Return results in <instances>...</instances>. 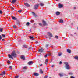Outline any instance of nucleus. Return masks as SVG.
<instances>
[{
	"mask_svg": "<svg viewBox=\"0 0 78 78\" xmlns=\"http://www.w3.org/2000/svg\"><path fill=\"white\" fill-rule=\"evenodd\" d=\"M59 8H62V7H63V5L59 4Z\"/></svg>",
	"mask_w": 78,
	"mask_h": 78,
	"instance_id": "15",
	"label": "nucleus"
},
{
	"mask_svg": "<svg viewBox=\"0 0 78 78\" xmlns=\"http://www.w3.org/2000/svg\"><path fill=\"white\" fill-rule=\"evenodd\" d=\"M71 36H72V34H70Z\"/></svg>",
	"mask_w": 78,
	"mask_h": 78,
	"instance_id": "62",
	"label": "nucleus"
},
{
	"mask_svg": "<svg viewBox=\"0 0 78 78\" xmlns=\"http://www.w3.org/2000/svg\"><path fill=\"white\" fill-rule=\"evenodd\" d=\"M13 27L14 28H17V26L16 25H14Z\"/></svg>",
	"mask_w": 78,
	"mask_h": 78,
	"instance_id": "26",
	"label": "nucleus"
},
{
	"mask_svg": "<svg viewBox=\"0 0 78 78\" xmlns=\"http://www.w3.org/2000/svg\"><path fill=\"white\" fill-rule=\"evenodd\" d=\"M47 77H48L47 76H46L44 77V78H47Z\"/></svg>",
	"mask_w": 78,
	"mask_h": 78,
	"instance_id": "50",
	"label": "nucleus"
},
{
	"mask_svg": "<svg viewBox=\"0 0 78 78\" xmlns=\"http://www.w3.org/2000/svg\"><path fill=\"white\" fill-rule=\"evenodd\" d=\"M39 4L35 5L34 7V9H37L38 8V7H39Z\"/></svg>",
	"mask_w": 78,
	"mask_h": 78,
	"instance_id": "3",
	"label": "nucleus"
},
{
	"mask_svg": "<svg viewBox=\"0 0 78 78\" xmlns=\"http://www.w3.org/2000/svg\"><path fill=\"white\" fill-rule=\"evenodd\" d=\"M26 25H27V26H29V25H30V23L29 22L27 23H26Z\"/></svg>",
	"mask_w": 78,
	"mask_h": 78,
	"instance_id": "23",
	"label": "nucleus"
},
{
	"mask_svg": "<svg viewBox=\"0 0 78 78\" xmlns=\"http://www.w3.org/2000/svg\"><path fill=\"white\" fill-rule=\"evenodd\" d=\"M28 64L29 65H32L33 64V61H30L28 62Z\"/></svg>",
	"mask_w": 78,
	"mask_h": 78,
	"instance_id": "8",
	"label": "nucleus"
},
{
	"mask_svg": "<svg viewBox=\"0 0 78 78\" xmlns=\"http://www.w3.org/2000/svg\"><path fill=\"white\" fill-rule=\"evenodd\" d=\"M29 38L30 39H32V40H34V37H33L29 36Z\"/></svg>",
	"mask_w": 78,
	"mask_h": 78,
	"instance_id": "14",
	"label": "nucleus"
},
{
	"mask_svg": "<svg viewBox=\"0 0 78 78\" xmlns=\"http://www.w3.org/2000/svg\"><path fill=\"white\" fill-rule=\"evenodd\" d=\"M27 67L25 66L23 68V70H27Z\"/></svg>",
	"mask_w": 78,
	"mask_h": 78,
	"instance_id": "19",
	"label": "nucleus"
},
{
	"mask_svg": "<svg viewBox=\"0 0 78 78\" xmlns=\"http://www.w3.org/2000/svg\"><path fill=\"white\" fill-rule=\"evenodd\" d=\"M4 39H2V41H4Z\"/></svg>",
	"mask_w": 78,
	"mask_h": 78,
	"instance_id": "61",
	"label": "nucleus"
},
{
	"mask_svg": "<svg viewBox=\"0 0 78 78\" xmlns=\"http://www.w3.org/2000/svg\"><path fill=\"white\" fill-rule=\"evenodd\" d=\"M23 47H24V48H27V46H26L25 45H24L23 46Z\"/></svg>",
	"mask_w": 78,
	"mask_h": 78,
	"instance_id": "28",
	"label": "nucleus"
},
{
	"mask_svg": "<svg viewBox=\"0 0 78 78\" xmlns=\"http://www.w3.org/2000/svg\"><path fill=\"white\" fill-rule=\"evenodd\" d=\"M48 56H50L51 55V53H48Z\"/></svg>",
	"mask_w": 78,
	"mask_h": 78,
	"instance_id": "32",
	"label": "nucleus"
},
{
	"mask_svg": "<svg viewBox=\"0 0 78 78\" xmlns=\"http://www.w3.org/2000/svg\"><path fill=\"white\" fill-rule=\"evenodd\" d=\"M5 73H6V72L5 71H4L2 73V74H3V75H5Z\"/></svg>",
	"mask_w": 78,
	"mask_h": 78,
	"instance_id": "25",
	"label": "nucleus"
},
{
	"mask_svg": "<svg viewBox=\"0 0 78 78\" xmlns=\"http://www.w3.org/2000/svg\"><path fill=\"white\" fill-rule=\"evenodd\" d=\"M35 43H36L37 44H38V42L36 41L35 42Z\"/></svg>",
	"mask_w": 78,
	"mask_h": 78,
	"instance_id": "51",
	"label": "nucleus"
},
{
	"mask_svg": "<svg viewBox=\"0 0 78 78\" xmlns=\"http://www.w3.org/2000/svg\"><path fill=\"white\" fill-rule=\"evenodd\" d=\"M60 76H62L64 75L63 73H61V74H59Z\"/></svg>",
	"mask_w": 78,
	"mask_h": 78,
	"instance_id": "21",
	"label": "nucleus"
},
{
	"mask_svg": "<svg viewBox=\"0 0 78 78\" xmlns=\"http://www.w3.org/2000/svg\"><path fill=\"white\" fill-rule=\"evenodd\" d=\"M40 73H43V71H42V69H40Z\"/></svg>",
	"mask_w": 78,
	"mask_h": 78,
	"instance_id": "22",
	"label": "nucleus"
},
{
	"mask_svg": "<svg viewBox=\"0 0 78 78\" xmlns=\"http://www.w3.org/2000/svg\"><path fill=\"white\" fill-rule=\"evenodd\" d=\"M55 38L56 39H58L59 38V37H58V36H55Z\"/></svg>",
	"mask_w": 78,
	"mask_h": 78,
	"instance_id": "30",
	"label": "nucleus"
},
{
	"mask_svg": "<svg viewBox=\"0 0 78 78\" xmlns=\"http://www.w3.org/2000/svg\"><path fill=\"white\" fill-rule=\"evenodd\" d=\"M3 74H0V75H3Z\"/></svg>",
	"mask_w": 78,
	"mask_h": 78,
	"instance_id": "54",
	"label": "nucleus"
},
{
	"mask_svg": "<svg viewBox=\"0 0 78 78\" xmlns=\"http://www.w3.org/2000/svg\"><path fill=\"white\" fill-rule=\"evenodd\" d=\"M3 29L2 28H0V32H2L3 31Z\"/></svg>",
	"mask_w": 78,
	"mask_h": 78,
	"instance_id": "24",
	"label": "nucleus"
},
{
	"mask_svg": "<svg viewBox=\"0 0 78 78\" xmlns=\"http://www.w3.org/2000/svg\"><path fill=\"white\" fill-rule=\"evenodd\" d=\"M45 58H47V54H46V55L44 56Z\"/></svg>",
	"mask_w": 78,
	"mask_h": 78,
	"instance_id": "40",
	"label": "nucleus"
},
{
	"mask_svg": "<svg viewBox=\"0 0 78 78\" xmlns=\"http://www.w3.org/2000/svg\"><path fill=\"white\" fill-rule=\"evenodd\" d=\"M70 78H75V77H74V76H71L70 77Z\"/></svg>",
	"mask_w": 78,
	"mask_h": 78,
	"instance_id": "44",
	"label": "nucleus"
},
{
	"mask_svg": "<svg viewBox=\"0 0 78 78\" xmlns=\"http://www.w3.org/2000/svg\"><path fill=\"white\" fill-rule=\"evenodd\" d=\"M17 24L18 25H19V22L17 23Z\"/></svg>",
	"mask_w": 78,
	"mask_h": 78,
	"instance_id": "52",
	"label": "nucleus"
},
{
	"mask_svg": "<svg viewBox=\"0 0 78 78\" xmlns=\"http://www.w3.org/2000/svg\"><path fill=\"white\" fill-rule=\"evenodd\" d=\"M21 58L23 60H25V56L24 55H22L21 56Z\"/></svg>",
	"mask_w": 78,
	"mask_h": 78,
	"instance_id": "12",
	"label": "nucleus"
},
{
	"mask_svg": "<svg viewBox=\"0 0 78 78\" xmlns=\"http://www.w3.org/2000/svg\"><path fill=\"white\" fill-rule=\"evenodd\" d=\"M69 75H73V73L72 72H70L69 73Z\"/></svg>",
	"mask_w": 78,
	"mask_h": 78,
	"instance_id": "27",
	"label": "nucleus"
},
{
	"mask_svg": "<svg viewBox=\"0 0 78 78\" xmlns=\"http://www.w3.org/2000/svg\"><path fill=\"white\" fill-rule=\"evenodd\" d=\"M31 31V30H30V31Z\"/></svg>",
	"mask_w": 78,
	"mask_h": 78,
	"instance_id": "59",
	"label": "nucleus"
},
{
	"mask_svg": "<svg viewBox=\"0 0 78 78\" xmlns=\"http://www.w3.org/2000/svg\"><path fill=\"white\" fill-rule=\"evenodd\" d=\"M18 77H19V76H16L15 77V78H18Z\"/></svg>",
	"mask_w": 78,
	"mask_h": 78,
	"instance_id": "48",
	"label": "nucleus"
},
{
	"mask_svg": "<svg viewBox=\"0 0 78 78\" xmlns=\"http://www.w3.org/2000/svg\"><path fill=\"white\" fill-rule=\"evenodd\" d=\"M39 25L40 26H42V23H39Z\"/></svg>",
	"mask_w": 78,
	"mask_h": 78,
	"instance_id": "33",
	"label": "nucleus"
},
{
	"mask_svg": "<svg viewBox=\"0 0 78 78\" xmlns=\"http://www.w3.org/2000/svg\"><path fill=\"white\" fill-rule=\"evenodd\" d=\"M2 36L3 37H5V35L2 34Z\"/></svg>",
	"mask_w": 78,
	"mask_h": 78,
	"instance_id": "37",
	"label": "nucleus"
},
{
	"mask_svg": "<svg viewBox=\"0 0 78 78\" xmlns=\"http://www.w3.org/2000/svg\"><path fill=\"white\" fill-rule=\"evenodd\" d=\"M42 66V64H41L40 65V66Z\"/></svg>",
	"mask_w": 78,
	"mask_h": 78,
	"instance_id": "55",
	"label": "nucleus"
},
{
	"mask_svg": "<svg viewBox=\"0 0 78 78\" xmlns=\"http://www.w3.org/2000/svg\"><path fill=\"white\" fill-rule=\"evenodd\" d=\"M2 38V36L1 35H0V40H1Z\"/></svg>",
	"mask_w": 78,
	"mask_h": 78,
	"instance_id": "35",
	"label": "nucleus"
},
{
	"mask_svg": "<svg viewBox=\"0 0 78 78\" xmlns=\"http://www.w3.org/2000/svg\"><path fill=\"white\" fill-rule=\"evenodd\" d=\"M51 47L53 48V46H51Z\"/></svg>",
	"mask_w": 78,
	"mask_h": 78,
	"instance_id": "57",
	"label": "nucleus"
},
{
	"mask_svg": "<svg viewBox=\"0 0 78 78\" xmlns=\"http://www.w3.org/2000/svg\"><path fill=\"white\" fill-rule=\"evenodd\" d=\"M32 23V22H34V21L33 20H31L30 21Z\"/></svg>",
	"mask_w": 78,
	"mask_h": 78,
	"instance_id": "43",
	"label": "nucleus"
},
{
	"mask_svg": "<svg viewBox=\"0 0 78 78\" xmlns=\"http://www.w3.org/2000/svg\"><path fill=\"white\" fill-rule=\"evenodd\" d=\"M24 5L26 6H27V7H30V5L28 3H25Z\"/></svg>",
	"mask_w": 78,
	"mask_h": 78,
	"instance_id": "7",
	"label": "nucleus"
},
{
	"mask_svg": "<svg viewBox=\"0 0 78 78\" xmlns=\"http://www.w3.org/2000/svg\"><path fill=\"white\" fill-rule=\"evenodd\" d=\"M9 64H10V63H11V62H10V61H9L7 62Z\"/></svg>",
	"mask_w": 78,
	"mask_h": 78,
	"instance_id": "45",
	"label": "nucleus"
},
{
	"mask_svg": "<svg viewBox=\"0 0 78 78\" xmlns=\"http://www.w3.org/2000/svg\"><path fill=\"white\" fill-rule=\"evenodd\" d=\"M11 9L12 10H14V8H13V7H12Z\"/></svg>",
	"mask_w": 78,
	"mask_h": 78,
	"instance_id": "42",
	"label": "nucleus"
},
{
	"mask_svg": "<svg viewBox=\"0 0 78 78\" xmlns=\"http://www.w3.org/2000/svg\"><path fill=\"white\" fill-rule=\"evenodd\" d=\"M61 55H62V53H58V56H61Z\"/></svg>",
	"mask_w": 78,
	"mask_h": 78,
	"instance_id": "29",
	"label": "nucleus"
},
{
	"mask_svg": "<svg viewBox=\"0 0 78 78\" xmlns=\"http://www.w3.org/2000/svg\"><path fill=\"white\" fill-rule=\"evenodd\" d=\"M48 35L50 37H53V35L50 32H48Z\"/></svg>",
	"mask_w": 78,
	"mask_h": 78,
	"instance_id": "6",
	"label": "nucleus"
},
{
	"mask_svg": "<svg viewBox=\"0 0 78 78\" xmlns=\"http://www.w3.org/2000/svg\"><path fill=\"white\" fill-rule=\"evenodd\" d=\"M56 1H59V0H55Z\"/></svg>",
	"mask_w": 78,
	"mask_h": 78,
	"instance_id": "60",
	"label": "nucleus"
},
{
	"mask_svg": "<svg viewBox=\"0 0 78 78\" xmlns=\"http://www.w3.org/2000/svg\"><path fill=\"white\" fill-rule=\"evenodd\" d=\"M40 5L41 6H44V4L42 3H40Z\"/></svg>",
	"mask_w": 78,
	"mask_h": 78,
	"instance_id": "20",
	"label": "nucleus"
},
{
	"mask_svg": "<svg viewBox=\"0 0 78 78\" xmlns=\"http://www.w3.org/2000/svg\"><path fill=\"white\" fill-rule=\"evenodd\" d=\"M60 64H62V62L60 61L59 63Z\"/></svg>",
	"mask_w": 78,
	"mask_h": 78,
	"instance_id": "46",
	"label": "nucleus"
},
{
	"mask_svg": "<svg viewBox=\"0 0 78 78\" xmlns=\"http://www.w3.org/2000/svg\"><path fill=\"white\" fill-rule=\"evenodd\" d=\"M59 22L60 23H63V20H60L59 21Z\"/></svg>",
	"mask_w": 78,
	"mask_h": 78,
	"instance_id": "17",
	"label": "nucleus"
},
{
	"mask_svg": "<svg viewBox=\"0 0 78 78\" xmlns=\"http://www.w3.org/2000/svg\"><path fill=\"white\" fill-rule=\"evenodd\" d=\"M9 68L10 69H12V68L11 67V66H9Z\"/></svg>",
	"mask_w": 78,
	"mask_h": 78,
	"instance_id": "34",
	"label": "nucleus"
},
{
	"mask_svg": "<svg viewBox=\"0 0 78 78\" xmlns=\"http://www.w3.org/2000/svg\"><path fill=\"white\" fill-rule=\"evenodd\" d=\"M50 38H50H50H49L50 39Z\"/></svg>",
	"mask_w": 78,
	"mask_h": 78,
	"instance_id": "63",
	"label": "nucleus"
},
{
	"mask_svg": "<svg viewBox=\"0 0 78 78\" xmlns=\"http://www.w3.org/2000/svg\"><path fill=\"white\" fill-rule=\"evenodd\" d=\"M64 64H65V67L68 70H70V65L69 64L68 62H64Z\"/></svg>",
	"mask_w": 78,
	"mask_h": 78,
	"instance_id": "2",
	"label": "nucleus"
},
{
	"mask_svg": "<svg viewBox=\"0 0 78 78\" xmlns=\"http://www.w3.org/2000/svg\"><path fill=\"white\" fill-rule=\"evenodd\" d=\"M16 1H17V0H12L11 3L13 4L15 3L16 2Z\"/></svg>",
	"mask_w": 78,
	"mask_h": 78,
	"instance_id": "11",
	"label": "nucleus"
},
{
	"mask_svg": "<svg viewBox=\"0 0 78 78\" xmlns=\"http://www.w3.org/2000/svg\"><path fill=\"white\" fill-rule=\"evenodd\" d=\"M48 45H49L48 44H46L45 46V47H46V48L48 47Z\"/></svg>",
	"mask_w": 78,
	"mask_h": 78,
	"instance_id": "31",
	"label": "nucleus"
},
{
	"mask_svg": "<svg viewBox=\"0 0 78 78\" xmlns=\"http://www.w3.org/2000/svg\"><path fill=\"white\" fill-rule=\"evenodd\" d=\"M45 64H47V62H45Z\"/></svg>",
	"mask_w": 78,
	"mask_h": 78,
	"instance_id": "47",
	"label": "nucleus"
},
{
	"mask_svg": "<svg viewBox=\"0 0 78 78\" xmlns=\"http://www.w3.org/2000/svg\"><path fill=\"white\" fill-rule=\"evenodd\" d=\"M67 51L68 53H71V50L69 49H67Z\"/></svg>",
	"mask_w": 78,
	"mask_h": 78,
	"instance_id": "18",
	"label": "nucleus"
},
{
	"mask_svg": "<svg viewBox=\"0 0 78 78\" xmlns=\"http://www.w3.org/2000/svg\"><path fill=\"white\" fill-rule=\"evenodd\" d=\"M34 76H39V74L36 73H34Z\"/></svg>",
	"mask_w": 78,
	"mask_h": 78,
	"instance_id": "10",
	"label": "nucleus"
},
{
	"mask_svg": "<svg viewBox=\"0 0 78 78\" xmlns=\"http://www.w3.org/2000/svg\"><path fill=\"white\" fill-rule=\"evenodd\" d=\"M8 56H9V58H12L13 59V57H12V56L14 57V58H16L17 57V54H16V52H15V51H14L11 53V55L9 54Z\"/></svg>",
	"mask_w": 78,
	"mask_h": 78,
	"instance_id": "1",
	"label": "nucleus"
},
{
	"mask_svg": "<svg viewBox=\"0 0 78 78\" xmlns=\"http://www.w3.org/2000/svg\"><path fill=\"white\" fill-rule=\"evenodd\" d=\"M18 12H20H20H22V10H19L18 11Z\"/></svg>",
	"mask_w": 78,
	"mask_h": 78,
	"instance_id": "36",
	"label": "nucleus"
},
{
	"mask_svg": "<svg viewBox=\"0 0 78 78\" xmlns=\"http://www.w3.org/2000/svg\"><path fill=\"white\" fill-rule=\"evenodd\" d=\"M42 23L43 26H47V24L46 23V22L44 21H43Z\"/></svg>",
	"mask_w": 78,
	"mask_h": 78,
	"instance_id": "4",
	"label": "nucleus"
},
{
	"mask_svg": "<svg viewBox=\"0 0 78 78\" xmlns=\"http://www.w3.org/2000/svg\"><path fill=\"white\" fill-rule=\"evenodd\" d=\"M11 17L12 19H13V20H17V18L14 16H11Z\"/></svg>",
	"mask_w": 78,
	"mask_h": 78,
	"instance_id": "9",
	"label": "nucleus"
},
{
	"mask_svg": "<svg viewBox=\"0 0 78 78\" xmlns=\"http://www.w3.org/2000/svg\"><path fill=\"white\" fill-rule=\"evenodd\" d=\"M74 9H76V7H74Z\"/></svg>",
	"mask_w": 78,
	"mask_h": 78,
	"instance_id": "53",
	"label": "nucleus"
},
{
	"mask_svg": "<svg viewBox=\"0 0 78 78\" xmlns=\"http://www.w3.org/2000/svg\"><path fill=\"white\" fill-rule=\"evenodd\" d=\"M44 49L42 48H41V49H39V50L38 51V52L42 53V52H44Z\"/></svg>",
	"mask_w": 78,
	"mask_h": 78,
	"instance_id": "5",
	"label": "nucleus"
},
{
	"mask_svg": "<svg viewBox=\"0 0 78 78\" xmlns=\"http://www.w3.org/2000/svg\"><path fill=\"white\" fill-rule=\"evenodd\" d=\"M54 66H55L54 65H52L51 67H54Z\"/></svg>",
	"mask_w": 78,
	"mask_h": 78,
	"instance_id": "49",
	"label": "nucleus"
},
{
	"mask_svg": "<svg viewBox=\"0 0 78 78\" xmlns=\"http://www.w3.org/2000/svg\"><path fill=\"white\" fill-rule=\"evenodd\" d=\"M74 58L75 59H76L78 61V55L76 56L75 57H74Z\"/></svg>",
	"mask_w": 78,
	"mask_h": 78,
	"instance_id": "16",
	"label": "nucleus"
},
{
	"mask_svg": "<svg viewBox=\"0 0 78 78\" xmlns=\"http://www.w3.org/2000/svg\"><path fill=\"white\" fill-rule=\"evenodd\" d=\"M32 13H33L34 16H35V13L34 12H33Z\"/></svg>",
	"mask_w": 78,
	"mask_h": 78,
	"instance_id": "41",
	"label": "nucleus"
},
{
	"mask_svg": "<svg viewBox=\"0 0 78 78\" xmlns=\"http://www.w3.org/2000/svg\"><path fill=\"white\" fill-rule=\"evenodd\" d=\"M60 13L59 12H57L56 13V14L57 16H59V15H60Z\"/></svg>",
	"mask_w": 78,
	"mask_h": 78,
	"instance_id": "13",
	"label": "nucleus"
},
{
	"mask_svg": "<svg viewBox=\"0 0 78 78\" xmlns=\"http://www.w3.org/2000/svg\"><path fill=\"white\" fill-rule=\"evenodd\" d=\"M74 34H76V33H74Z\"/></svg>",
	"mask_w": 78,
	"mask_h": 78,
	"instance_id": "58",
	"label": "nucleus"
},
{
	"mask_svg": "<svg viewBox=\"0 0 78 78\" xmlns=\"http://www.w3.org/2000/svg\"><path fill=\"white\" fill-rule=\"evenodd\" d=\"M45 62H48V59H46Z\"/></svg>",
	"mask_w": 78,
	"mask_h": 78,
	"instance_id": "39",
	"label": "nucleus"
},
{
	"mask_svg": "<svg viewBox=\"0 0 78 78\" xmlns=\"http://www.w3.org/2000/svg\"><path fill=\"white\" fill-rule=\"evenodd\" d=\"M2 11L0 10V14H2Z\"/></svg>",
	"mask_w": 78,
	"mask_h": 78,
	"instance_id": "38",
	"label": "nucleus"
},
{
	"mask_svg": "<svg viewBox=\"0 0 78 78\" xmlns=\"http://www.w3.org/2000/svg\"><path fill=\"white\" fill-rule=\"evenodd\" d=\"M31 48H29V50H30V49H31Z\"/></svg>",
	"mask_w": 78,
	"mask_h": 78,
	"instance_id": "56",
	"label": "nucleus"
}]
</instances>
